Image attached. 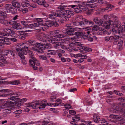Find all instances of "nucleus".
Here are the masks:
<instances>
[{
    "instance_id": "nucleus-9",
    "label": "nucleus",
    "mask_w": 125,
    "mask_h": 125,
    "mask_svg": "<svg viewBox=\"0 0 125 125\" xmlns=\"http://www.w3.org/2000/svg\"><path fill=\"white\" fill-rule=\"evenodd\" d=\"M114 20L115 23V25H114V22L113 21L111 20H109L107 21L106 22L107 23L108 22L109 25H113L114 26V27H116L117 28L118 27H119L120 26L119 22L118 21V18L116 17H115L114 19Z\"/></svg>"
},
{
    "instance_id": "nucleus-49",
    "label": "nucleus",
    "mask_w": 125,
    "mask_h": 125,
    "mask_svg": "<svg viewBox=\"0 0 125 125\" xmlns=\"http://www.w3.org/2000/svg\"><path fill=\"white\" fill-rule=\"evenodd\" d=\"M69 112L71 115H74L76 114V112L73 110H70L69 111Z\"/></svg>"
},
{
    "instance_id": "nucleus-56",
    "label": "nucleus",
    "mask_w": 125,
    "mask_h": 125,
    "mask_svg": "<svg viewBox=\"0 0 125 125\" xmlns=\"http://www.w3.org/2000/svg\"><path fill=\"white\" fill-rule=\"evenodd\" d=\"M21 23L25 26H27L28 25V24L27 23L26 21H21Z\"/></svg>"
},
{
    "instance_id": "nucleus-46",
    "label": "nucleus",
    "mask_w": 125,
    "mask_h": 125,
    "mask_svg": "<svg viewBox=\"0 0 125 125\" xmlns=\"http://www.w3.org/2000/svg\"><path fill=\"white\" fill-rule=\"evenodd\" d=\"M67 12L69 14L73 16L74 14V12L73 11L71 10H68L67 11Z\"/></svg>"
},
{
    "instance_id": "nucleus-20",
    "label": "nucleus",
    "mask_w": 125,
    "mask_h": 125,
    "mask_svg": "<svg viewBox=\"0 0 125 125\" xmlns=\"http://www.w3.org/2000/svg\"><path fill=\"white\" fill-rule=\"evenodd\" d=\"M27 100V99L25 98H24L21 99L20 100H19L18 102H17L16 101H15L17 105H21V104H23V103L25 101H26Z\"/></svg>"
},
{
    "instance_id": "nucleus-37",
    "label": "nucleus",
    "mask_w": 125,
    "mask_h": 125,
    "mask_svg": "<svg viewBox=\"0 0 125 125\" xmlns=\"http://www.w3.org/2000/svg\"><path fill=\"white\" fill-rule=\"evenodd\" d=\"M5 43L4 38L0 39V46H2L5 44Z\"/></svg>"
},
{
    "instance_id": "nucleus-61",
    "label": "nucleus",
    "mask_w": 125,
    "mask_h": 125,
    "mask_svg": "<svg viewBox=\"0 0 125 125\" xmlns=\"http://www.w3.org/2000/svg\"><path fill=\"white\" fill-rule=\"evenodd\" d=\"M49 54H51L52 55H54L55 54V52L54 51L50 50L49 52Z\"/></svg>"
},
{
    "instance_id": "nucleus-11",
    "label": "nucleus",
    "mask_w": 125,
    "mask_h": 125,
    "mask_svg": "<svg viewBox=\"0 0 125 125\" xmlns=\"http://www.w3.org/2000/svg\"><path fill=\"white\" fill-rule=\"evenodd\" d=\"M9 95H11L12 96L9 99H10L12 100L16 101L19 100V98L17 97V95H18V94H14L13 93H10L9 94H4L3 96H9Z\"/></svg>"
},
{
    "instance_id": "nucleus-59",
    "label": "nucleus",
    "mask_w": 125,
    "mask_h": 125,
    "mask_svg": "<svg viewBox=\"0 0 125 125\" xmlns=\"http://www.w3.org/2000/svg\"><path fill=\"white\" fill-rule=\"evenodd\" d=\"M54 15L53 14H50L48 16L49 17L52 19H54L55 17L54 16Z\"/></svg>"
},
{
    "instance_id": "nucleus-3",
    "label": "nucleus",
    "mask_w": 125,
    "mask_h": 125,
    "mask_svg": "<svg viewBox=\"0 0 125 125\" xmlns=\"http://www.w3.org/2000/svg\"><path fill=\"white\" fill-rule=\"evenodd\" d=\"M31 59L29 60V63L31 66L32 67L33 69L35 70H37L38 69V67L35 66L36 65L37 66H39L40 63L39 62L38 60L36 59V58L33 57L31 56Z\"/></svg>"
},
{
    "instance_id": "nucleus-24",
    "label": "nucleus",
    "mask_w": 125,
    "mask_h": 125,
    "mask_svg": "<svg viewBox=\"0 0 125 125\" xmlns=\"http://www.w3.org/2000/svg\"><path fill=\"white\" fill-rule=\"evenodd\" d=\"M112 117H113L114 118H115L118 120H120L122 119V118L121 116L119 115H110Z\"/></svg>"
},
{
    "instance_id": "nucleus-53",
    "label": "nucleus",
    "mask_w": 125,
    "mask_h": 125,
    "mask_svg": "<svg viewBox=\"0 0 125 125\" xmlns=\"http://www.w3.org/2000/svg\"><path fill=\"white\" fill-rule=\"evenodd\" d=\"M40 57L41 59L43 60H46L47 59V57L44 55L40 56Z\"/></svg>"
},
{
    "instance_id": "nucleus-17",
    "label": "nucleus",
    "mask_w": 125,
    "mask_h": 125,
    "mask_svg": "<svg viewBox=\"0 0 125 125\" xmlns=\"http://www.w3.org/2000/svg\"><path fill=\"white\" fill-rule=\"evenodd\" d=\"M16 51L18 52V55L22 59H24L25 58V56L24 55H21L22 54L21 53L22 50L21 48H17L16 49Z\"/></svg>"
},
{
    "instance_id": "nucleus-7",
    "label": "nucleus",
    "mask_w": 125,
    "mask_h": 125,
    "mask_svg": "<svg viewBox=\"0 0 125 125\" xmlns=\"http://www.w3.org/2000/svg\"><path fill=\"white\" fill-rule=\"evenodd\" d=\"M28 47H27L24 46V47L21 48V50L22 51L21 52V55H26L27 53H29V54L30 56L31 57V56H33L34 55V54L31 52L28 49Z\"/></svg>"
},
{
    "instance_id": "nucleus-48",
    "label": "nucleus",
    "mask_w": 125,
    "mask_h": 125,
    "mask_svg": "<svg viewBox=\"0 0 125 125\" xmlns=\"http://www.w3.org/2000/svg\"><path fill=\"white\" fill-rule=\"evenodd\" d=\"M31 49L33 51H36L39 52V50H38V49H37L36 46H35L32 47L31 48Z\"/></svg>"
},
{
    "instance_id": "nucleus-14",
    "label": "nucleus",
    "mask_w": 125,
    "mask_h": 125,
    "mask_svg": "<svg viewBox=\"0 0 125 125\" xmlns=\"http://www.w3.org/2000/svg\"><path fill=\"white\" fill-rule=\"evenodd\" d=\"M35 46L36 47L38 48V49L39 50V52L43 53V50H44V47H43V45L41 43L36 42Z\"/></svg>"
},
{
    "instance_id": "nucleus-2",
    "label": "nucleus",
    "mask_w": 125,
    "mask_h": 125,
    "mask_svg": "<svg viewBox=\"0 0 125 125\" xmlns=\"http://www.w3.org/2000/svg\"><path fill=\"white\" fill-rule=\"evenodd\" d=\"M4 12L6 14L10 11L12 14H14L17 12V9L11 4H6L4 6Z\"/></svg>"
},
{
    "instance_id": "nucleus-23",
    "label": "nucleus",
    "mask_w": 125,
    "mask_h": 125,
    "mask_svg": "<svg viewBox=\"0 0 125 125\" xmlns=\"http://www.w3.org/2000/svg\"><path fill=\"white\" fill-rule=\"evenodd\" d=\"M118 27L119 28L118 29V33L120 34L122 33V34L124 32L123 27H120V25L119 27H118Z\"/></svg>"
},
{
    "instance_id": "nucleus-58",
    "label": "nucleus",
    "mask_w": 125,
    "mask_h": 125,
    "mask_svg": "<svg viewBox=\"0 0 125 125\" xmlns=\"http://www.w3.org/2000/svg\"><path fill=\"white\" fill-rule=\"evenodd\" d=\"M9 40L12 41L13 42H16L17 41V39L15 38H11L9 39Z\"/></svg>"
},
{
    "instance_id": "nucleus-44",
    "label": "nucleus",
    "mask_w": 125,
    "mask_h": 125,
    "mask_svg": "<svg viewBox=\"0 0 125 125\" xmlns=\"http://www.w3.org/2000/svg\"><path fill=\"white\" fill-rule=\"evenodd\" d=\"M21 10H22L24 13H26L28 11V8H24V9L21 8Z\"/></svg>"
},
{
    "instance_id": "nucleus-38",
    "label": "nucleus",
    "mask_w": 125,
    "mask_h": 125,
    "mask_svg": "<svg viewBox=\"0 0 125 125\" xmlns=\"http://www.w3.org/2000/svg\"><path fill=\"white\" fill-rule=\"evenodd\" d=\"M99 27L97 26L96 25H94V27L92 28V31H96L99 30Z\"/></svg>"
},
{
    "instance_id": "nucleus-16",
    "label": "nucleus",
    "mask_w": 125,
    "mask_h": 125,
    "mask_svg": "<svg viewBox=\"0 0 125 125\" xmlns=\"http://www.w3.org/2000/svg\"><path fill=\"white\" fill-rule=\"evenodd\" d=\"M3 16H0V22L1 23L7 26V24H9V22L6 20L5 19V17H7Z\"/></svg>"
},
{
    "instance_id": "nucleus-36",
    "label": "nucleus",
    "mask_w": 125,
    "mask_h": 125,
    "mask_svg": "<svg viewBox=\"0 0 125 125\" xmlns=\"http://www.w3.org/2000/svg\"><path fill=\"white\" fill-rule=\"evenodd\" d=\"M45 1L44 0H38L37 4L39 5H43Z\"/></svg>"
},
{
    "instance_id": "nucleus-39",
    "label": "nucleus",
    "mask_w": 125,
    "mask_h": 125,
    "mask_svg": "<svg viewBox=\"0 0 125 125\" xmlns=\"http://www.w3.org/2000/svg\"><path fill=\"white\" fill-rule=\"evenodd\" d=\"M52 26H53L55 27H57L59 25V24L56 22H54L53 21H52Z\"/></svg>"
},
{
    "instance_id": "nucleus-45",
    "label": "nucleus",
    "mask_w": 125,
    "mask_h": 125,
    "mask_svg": "<svg viewBox=\"0 0 125 125\" xmlns=\"http://www.w3.org/2000/svg\"><path fill=\"white\" fill-rule=\"evenodd\" d=\"M92 51V49L91 48H88L85 46L84 51L89 52H91Z\"/></svg>"
},
{
    "instance_id": "nucleus-8",
    "label": "nucleus",
    "mask_w": 125,
    "mask_h": 125,
    "mask_svg": "<svg viewBox=\"0 0 125 125\" xmlns=\"http://www.w3.org/2000/svg\"><path fill=\"white\" fill-rule=\"evenodd\" d=\"M15 21H11L9 22V24L12 25L13 28L16 30H21L22 29V26L19 23H17Z\"/></svg>"
},
{
    "instance_id": "nucleus-34",
    "label": "nucleus",
    "mask_w": 125,
    "mask_h": 125,
    "mask_svg": "<svg viewBox=\"0 0 125 125\" xmlns=\"http://www.w3.org/2000/svg\"><path fill=\"white\" fill-rule=\"evenodd\" d=\"M51 13H52L53 14L54 16L57 17H62V14L61 13H57L56 12H52Z\"/></svg>"
},
{
    "instance_id": "nucleus-6",
    "label": "nucleus",
    "mask_w": 125,
    "mask_h": 125,
    "mask_svg": "<svg viewBox=\"0 0 125 125\" xmlns=\"http://www.w3.org/2000/svg\"><path fill=\"white\" fill-rule=\"evenodd\" d=\"M16 104L15 102L6 101L3 102L0 105V109H4L8 107H11Z\"/></svg>"
},
{
    "instance_id": "nucleus-52",
    "label": "nucleus",
    "mask_w": 125,
    "mask_h": 125,
    "mask_svg": "<svg viewBox=\"0 0 125 125\" xmlns=\"http://www.w3.org/2000/svg\"><path fill=\"white\" fill-rule=\"evenodd\" d=\"M18 36L19 38L23 40H24L26 38V37L24 36H23L21 34L19 35Z\"/></svg>"
},
{
    "instance_id": "nucleus-5",
    "label": "nucleus",
    "mask_w": 125,
    "mask_h": 125,
    "mask_svg": "<svg viewBox=\"0 0 125 125\" xmlns=\"http://www.w3.org/2000/svg\"><path fill=\"white\" fill-rule=\"evenodd\" d=\"M116 108L117 111L120 112L122 115L125 117V103H119Z\"/></svg>"
},
{
    "instance_id": "nucleus-62",
    "label": "nucleus",
    "mask_w": 125,
    "mask_h": 125,
    "mask_svg": "<svg viewBox=\"0 0 125 125\" xmlns=\"http://www.w3.org/2000/svg\"><path fill=\"white\" fill-rule=\"evenodd\" d=\"M112 33L115 34L117 32V30L115 28H113L111 29Z\"/></svg>"
},
{
    "instance_id": "nucleus-57",
    "label": "nucleus",
    "mask_w": 125,
    "mask_h": 125,
    "mask_svg": "<svg viewBox=\"0 0 125 125\" xmlns=\"http://www.w3.org/2000/svg\"><path fill=\"white\" fill-rule=\"evenodd\" d=\"M1 81H0V83L1 84H4L6 83L7 81L5 80V79H1L0 80Z\"/></svg>"
},
{
    "instance_id": "nucleus-21",
    "label": "nucleus",
    "mask_w": 125,
    "mask_h": 125,
    "mask_svg": "<svg viewBox=\"0 0 125 125\" xmlns=\"http://www.w3.org/2000/svg\"><path fill=\"white\" fill-rule=\"evenodd\" d=\"M66 15H62V17H61V21L60 20V21L61 23L63 22L62 21H67L69 20V19H68V18L67 17V14H66Z\"/></svg>"
},
{
    "instance_id": "nucleus-29",
    "label": "nucleus",
    "mask_w": 125,
    "mask_h": 125,
    "mask_svg": "<svg viewBox=\"0 0 125 125\" xmlns=\"http://www.w3.org/2000/svg\"><path fill=\"white\" fill-rule=\"evenodd\" d=\"M74 35L78 36H81L84 34L83 33L79 31H76L74 33Z\"/></svg>"
},
{
    "instance_id": "nucleus-40",
    "label": "nucleus",
    "mask_w": 125,
    "mask_h": 125,
    "mask_svg": "<svg viewBox=\"0 0 125 125\" xmlns=\"http://www.w3.org/2000/svg\"><path fill=\"white\" fill-rule=\"evenodd\" d=\"M22 110H17L15 111L14 113L15 114H19L22 112Z\"/></svg>"
},
{
    "instance_id": "nucleus-22",
    "label": "nucleus",
    "mask_w": 125,
    "mask_h": 125,
    "mask_svg": "<svg viewBox=\"0 0 125 125\" xmlns=\"http://www.w3.org/2000/svg\"><path fill=\"white\" fill-rule=\"evenodd\" d=\"M27 42L29 45L32 46H35L36 43V41L33 40H29Z\"/></svg>"
},
{
    "instance_id": "nucleus-47",
    "label": "nucleus",
    "mask_w": 125,
    "mask_h": 125,
    "mask_svg": "<svg viewBox=\"0 0 125 125\" xmlns=\"http://www.w3.org/2000/svg\"><path fill=\"white\" fill-rule=\"evenodd\" d=\"M96 3L92 4H91V5L90 6V7L91 8H93V9H91L92 10H93L94 9L95 7H96Z\"/></svg>"
},
{
    "instance_id": "nucleus-10",
    "label": "nucleus",
    "mask_w": 125,
    "mask_h": 125,
    "mask_svg": "<svg viewBox=\"0 0 125 125\" xmlns=\"http://www.w3.org/2000/svg\"><path fill=\"white\" fill-rule=\"evenodd\" d=\"M83 21L78 22L79 25L81 26H82L85 24H88L90 26L94 25V23L93 21H89L86 19L83 20Z\"/></svg>"
},
{
    "instance_id": "nucleus-64",
    "label": "nucleus",
    "mask_w": 125,
    "mask_h": 125,
    "mask_svg": "<svg viewBox=\"0 0 125 125\" xmlns=\"http://www.w3.org/2000/svg\"><path fill=\"white\" fill-rule=\"evenodd\" d=\"M120 124L121 125H125V119L121 121Z\"/></svg>"
},
{
    "instance_id": "nucleus-30",
    "label": "nucleus",
    "mask_w": 125,
    "mask_h": 125,
    "mask_svg": "<svg viewBox=\"0 0 125 125\" xmlns=\"http://www.w3.org/2000/svg\"><path fill=\"white\" fill-rule=\"evenodd\" d=\"M52 21L49 22V21H46L45 22V24L44 26H47L48 27H51L52 26Z\"/></svg>"
},
{
    "instance_id": "nucleus-19",
    "label": "nucleus",
    "mask_w": 125,
    "mask_h": 125,
    "mask_svg": "<svg viewBox=\"0 0 125 125\" xmlns=\"http://www.w3.org/2000/svg\"><path fill=\"white\" fill-rule=\"evenodd\" d=\"M43 42H45L43 44L44 45H43V47L44 48V50L45 49V48H50L51 47V45L49 43L46 42V40H44Z\"/></svg>"
},
{
    "instance_id": "nucleus-41",
    "label": "nucleus",
    "mask_w": 125,
    "mask_h": 125,
    "mask_svg": "<svg viewBox=\"0 0 125 125\" xmlns=\"http://www.w3.org/2000/svg\"><path fill=\"white\" fill-rule=\"evenodd\" d=\"M64 106H65V108L67 109H69L70 108L73 109L72 107V106H71V105L70 104H65Z\"/></svg>"
},
{
    "instance_id": "nucleus-54",
    "label": "nucleus",
    "mask_w": 125,
    "mask_h": 125,
    "mask_svg": "<svg viewBox=\"0 0 125 125\" xmlns=\"http://www.w3.org/2000/svg\"><path fill=\"white\" fill-rule=\"evenodd\" d=\"M74 118H75L76 119H78V121L80 120V117H78L77 115H75V117H73V121H75V119Z\"/></svg>"
},
{
    "instance_id": "nucleus-12",
    "label": "nucleus",
    "mask_w": 125,
    "mask_h": 125,
    "mask_svg": "<svg viewBox=\"0 0 125 125\" xmlns=\"http://www.w3.org/2000/svg\"><path fill=\"white\" fill-rule=\"evenodd\" d=\"M12 5L17 9L19 10H21V5L20 3L16 0H12L11 1Z\"/></svg>"
},
{
    "instance_id": "nucleus-26",
    "label": "nucleus",
    "mask_w": 125,
    "mask_h": 125,
    "mask_svg": "<svg viewBox=\"0 0 125 125\" xmlns=\"http://www.w3.org/2000/svg\"><path fill=\"white\" fill-rule=\"evenodd\" d=\"M31 31V30H25L24 31H19L18 32L20 34L22 35L25 36V35L26 34V33L24 32H30Z\"/></svg>"
},
{
    "instance_id": "nucleus-28",
    "label": "nucleus",
    "mask_w": 125,
    "mask_h": 125,
    "mask_svg": "<svg viewBox=\"0 0 125 125\" xmlns=\"http://www.w3.org/2000/svg\"><path fill=\"white\" fill-rule=\"evenodd\" d=\"M11 84L13 85H18L20 84V83L19 82V80H16L12 81H11L10 82Z\"/></svg>"
},
{
    "instance_id": "nucleus-32",
    "label": "nucleus",
    "mask_w": 125,
    "mask_h": 125,
    "mask_svg": "<svg viewBox=\"0 0 125 125\" xmlns=\"http://www.w3.org/2000/svg\"><path fill=\"white\" fill-rule=\"evenodd\" d=\"M4 42H5V44L8 45H9L10 44V42L9 41V38H5L4 37Z\"/></svg>"
},
{
    "instance_id": "nucleus-18",
    "label": "nucleus",
    "mask_w": 125,
    "mask_h": 125,
    "mask_svg": "<svg viewBox=\"0 0 125 125\" xmlns=\"http://www.w3.org/2000/svg\"><path fill=\"white\" fill-rule=\"evenodd\" d=\"M93 118L94 122L97 123H99L101 121L99 117L96 116L95 115H93Z\"/></svg>"
},
{
    "instance_id": "nucleus-35",
    "label": "nucleus",
    "mask_w": 125,
    "mask_h": 125,
    "mask_svg": "<svg viewBox=\"0 0 125 125\" xmlns=\"http://www.w3.org/2000/svg\"><path fill=\"white\" fill-rule=\"evenodd\" d=\"M14 34H15L14 31L10 29L9 32V35H10V36H13Z\"/></svg>"
},
{
    "instance_id": "nucleus-60",
    "label": "nucleus",
    "mask_w": 125,
    "mask_h": 125,
    "mask_svg": "<svg viewBox=\"0 0 125 125\" xmlns=\"http://www.w3.org/2000/svg\"><path fill=\"white\" fill-rule=\"evenodd\" d=\"M10 30V29H3V31L4 32H5L9 34V32Z\"/></svg>"
},
{
    "instance_id": "nucleus-50",
    "label": "nucleus",
    "mask_w": 125,
    "mask_h": 125,
    "mask_svg": "<svg viewBox=\"0 0 125 125\" xmlns=\"http://www.w3.org/2000/svg\"><path fill=\"white\" fill-rule=\"evenodd\" d=\"M2 35L4 36H9V34H8L7 33H6L5 32H0V35ZM1 37L0 36V37Z\"/></svg>"
},
{
    "instance_id": "nucleus-13",
    "label": "nucleus",
    "mask_w": 125,
    "mask_h": 125,
    "mask_svg": "<svg viewBox=\"0 0 125 125\" xmlns=\"http://www.w3.org/2000/svg\"><path fill=\"white\" fill-rule=\"evenodd\" d=\"M93 21L96 23L99 26L102 25V24L104 23H105L106 24H108L106 21L104 22L103 20H99L97 17L94 18Z\"/></svg>"
},
{
    "instance_id": "nucleus-27",
    "label": "nucleus",
    "mask_w": 125,
    "mask_h": 125,
    "mask_svg": "<svg viewBox=\"0 0 125 125\" xmlns=\"http://www.w3.org/2000/svg\"><path fill=\"white\" fill-rule=\"evenodd\" d=\"M79 8H80L81 12L82 11H85L86 10V8L85 7L82 6L81 5H79Z\"/></svg>"
},
{
    "instance_id": "nucleus-55",
    "label": "nucleus",
    "mask_w": 125,
    "mask_h": 125,
    "mask_svg": "<svg viewBox=\"0 0 125 125\" xmlns=\"http://www.w3.org/2000/svg\"><path fill=\"white\" fill-rule=\"evenodd\" d=\"M35 19H36V22L37 23L43 21V20L42 19L36 18Z\"/></svg>"
},
{
    "instance_id": "nucleus-63",
    "label": "nucleus",
    "mask_w": 125,
    "mask_h": 125,
    "mask_svg": "<svg viewBox=\"0 0 125 125\" xmlns=\"http://www.w3.org/2000/svg\"><path fill=\"white\" fill-rule=\"evenodd\" d=\"M54 33L56 35H58L61 33V31L59 30H55L54 31Z\"/></svg>"
},
{
    "instance_id": "nucleus-15",
    "label": "nucleus",
    "mask_w": 125,
    "mask_h": 125,
    "mask_svg": "<svg viewBox=\"0 0 125 125\" xmlns=\"http://www.w3.org/2000/svg\"><path fill=\"white\" fill-rule=\"evenodd\" d=\"M119 36H110V42H113L114 44H116L117 42L118 41Z\"/></svg>"
},
{
    "instance_id": "nucleus-1",
    "label": "nucleus",
    "mask_w": 125,
    "mask_h": 125,
    "mask_svg": "<svg viewBox=\"0 0 125 125\" xmlns=\"http://www.w3.org/2000/svg\"><path fill=\"white\" fill-rule=\"evenodd\" d=\"M43 101L46 102V101H44V100H43L41 103L38 101L36 102L38 103H35L33 104V102H32L31 103H28L26 104L27 105V107H32L33 109L44 108L46 105V104H43L41 105H40L42 103V102ZM36 102V101L35 102Z\"/></svg>"
},
{
    "instance_id": "nucleus-4",
    "label": "nucleus",
    "mask_w": 125,
    "mask_h": 125,
    "mask_svg": "<svg viewBox=\"0 0 125 125\" xmlns=\"http://www.w3.org/2000/svg\"><path fill=\"white\" fill-rule=\"evenodd\" d=\"M66 26L67 28L66 29L65 34L68 35H74V32L75 31V30L73 28V26L71 25L70 24H67Z\"/></svg>"
},
{
    "instance_id": "nucleus-42",
    "label": "nucleus",
    "mask_w": 125,
    "mask_h": 125,
    "mask_svg": "<svg viewBox=\"0 0 125 125\" xmlns=\"http://www.w3.org/2000/svg\"><path fill=\"white\" fill-rule=\"evenodd\" d=\"M112 32V30L111 29H107L105 31V33L109 35Z\"/></svg>"
},
{
    "instance_id": "nucleus-31",
    "label": "nucleus",
    "mask_w": 125,
    "mask_h": 125,
    "mask_svg": "<svg viewBox=\"0 0 125 125\" xmlns=\"http://www.w3.org/2000/svg\"><path fill=\"white\" fill-rule=\"evenodd\" d=\"M9 56L10 57H15V55L14 52L11 50H10L9 54Z\"/></svg>"
},
{
    "instance_id": "nucleus-43",
    "label": "nucleus",
    "mask_w": 125,
    "mask_h": 125,
    "mask_svg": "<svg viewBox=\"0 0 125 125\" xmlns=\"http://www.w3.org/2000/svg\"><path fill=\"white\" fill-rule=\"evenodd\" d=\"M74 11L75 12L78 13H80L81 12V10L79 8L75 9H74Z\"/></svg>"
},
{
    "instance_id": "nucleus-25",
    "label": "nucleus",
    "mask_w": 125,
    "mask_h": 125,
    "mask_svg": "<svg viewBox=\"0 0 125 125\" xmlns=\"http://www.w3.org/2000/svg\"><path fill=\"white\" fill-rule=\"evenodd\" d=\"M51 42L53 44H54L58 46H61V44H62V43L61 42H54V41L52 40H51Z\"/></svg>"
},
{
    "instance_id": "nucleus-51",
    "label": "nucleus",
    "mask_w": 125,
    "mask_h": 125,
    "mask_svg": "<svg viewBox=\"0 0 125 125\" xmlns=\"http://www.w3.org/2000/svg\"><path fill=\"white\" fill-rule=\"evenodd\" d=\"M50 123L49 121H47L44 120L42 122V125H45L48 124Z\"/></svg>"
},
{
    "instance_id": "nucleus-33",
    "label": "nucleus",
    "mask_w": 125,
    "mask_h": 125,
    "mask_svg": "<svg viewBox=\"0 0 125 125\" xmlns=\"http://www.w3.org/2000/svg\"><path fill=\"white\" fill-rule=\"evenodd\" d=\"M55 36H56V37H57L58 38H63L65 37V35L63 34H61L60 33L58 35H56Z\"/></svg>"
}]
</instances>
